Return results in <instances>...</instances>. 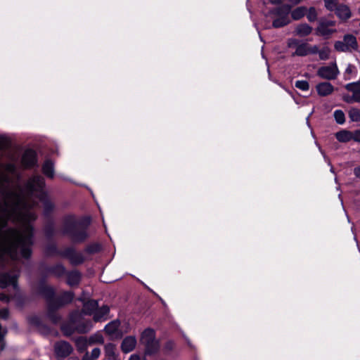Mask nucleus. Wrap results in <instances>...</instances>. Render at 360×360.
<instances>
[{"label":"nucleus","instance_id":"obj_36","mask_svg":"<svg viewBox=\"0 0 360 360\" xmlns=\"http://www.w3.org/2000/svg\"><path fill=\"white\" fill-rule=\"evenodd\" d=\"M51 266L47 265L46 263H41L39 266V273L43 277H46L49 275H51Z\"/></svg>","mask_w":360,"mask_h":360},{"label":"nucleus","instance_id":"obj_3","mask_svg":"<svg viewBox=\"0 0 360 360\" xmlns=\"http://www.w3.org/2000/svg\"><path fill=\"white\" fill-rule=\"evenodd\" d=\"M11 205L8 202L3 205L0 202V228L8 225V221L15 217L20 220H35L37 216L34 213L27 210V202L25 198L19 193L10 192Z\"/></svg>","mask_w":360,"mask_h":360},{"label":"nucleus","instance_id":"obj_51","mask_svg":"<svg viewBox=\"0 0 360 360\" xmlns=\"http://www.w3.org/2000/svg\"><path fill=\"white\" fill-rule=\"evenodd\" d=\"M343 100L345 102L347 103H356L355 101H354V98H353V96L352 95H344L343 96Z\"/></svg>","mask_w":360,"mask_h":360},{"label":"nucleus","instance_id":"obj_56","mask_svg":"<svg viewBox=\"0 0 360 360\" xmlns=\"http://www.w3.org/2000/svg\"><path fill=\"white\" fill-rule=\"evenodd\" d=\"M165 348L169 351L172 350L174 348V342L172 341H168L165 344Z\"/></svg>","mask_w":360,"mask_h":360},{"label":"nucleus","instance_id":"obj_49","mask_svg":"<svg viewBox=\"0 0 360 360\" xmlns=\"http://www.w3.org/2000/svg\"><path fill=\"white\" fill-rule=\"evenodd\" d=\"M330 51L327 48H323L319 51V56L321 60H327L329 58Z\"/></svg>","mask_w":360,"mask_h":360},{"label":"nucleus","instance_id":"obj_17","mask_svg":"<svg viewBox=\"0 0 360 360\" xmlns=\"http://www.w3.org/2000/svg\"><path fill=\"white\" fill-rule=\"evenodd\" d=\"M8 315H9V311L7 308L0 309V318H1L3 319H8ZM6 333H7L6 328H3L1 326V325L0 324V343H1L0 352L4 349L5 342L4 341V338L5 335H6Z\"/></svg>","mask_w":360,"mask_h":360},{"label":"nucleus","instance_id":"obj_26","mask_svg":"<svg viewBox=\"0 0 360 360\" xmlns=\"http://www.w3.org/2000/svg\"><path fill=\"white\" fill-rule=\"evenodd\" d=\"M146 347V354L151 355L157 353L160 349L159 342L156 340L143 344Z\"/></svg>","mask_w":360,"mask_h":360},{"label":"nucleus","instance_id":"obj_41","mask_svg":"<svg viewBox=\"0 0 360 360\" xmlns=\"http://www.w3.org/2000/svg\"><path fill=\"white\" fill-rule=\"evenodd\" d=\"M2 167L8 174H15L17 172L16 165L14 163L0 164V167Z\"/></svg>","mask_w":360,"mask_h":360},{"label":"nucleus","instance_id":"obj_22","mask_svg":"<svg viewBox=\"0 0 360 360\" xmlns=\"http://www.w3.org/2000/svg\"><path fill=\"white\" fill-rule=\"evenodd\" d=\"M335 138L340 142L347 143L353 140V132L343 129L335 134Z\"/></svg>","mask_w":360,"mask_h":360},{"label":"nucleus","instance_id":"obj_58","mask_svg":"<svg viewBox=\"0 0 360 360\" xmlns=\"http://www.w3.org/2000/svg\"><path fill=\"white\" fill-rule=\"evenodd\" d=\"M283 0H269V2L272 4L278 5L282 4Z\"/></svg>","mask_w":360,"mask_h":360},{"label":"nucleus","instance_id":"obj_18","mask_svg":"<svg viewBox=\"0 0 360 360\" xmlns=\"http://www.w3.org/2000/svg\"><path fill=\"white\" fill-rule=\"evenodd\" d=\"M317 93L321 96H326L331 94L334 90L333 86L327 82H321L316 86Z\"/></svg>","mask_w":360,"mask_h":360},{"label":"nucleus","instance_id":"obj_5","mask_svg":"<svg viewBox=\"0 0 360 360\" xmlns=\"http://www.w3.org/2000/svg\"><path fill=\"white\" fill-rule=\"evenodd\" d=\"M44 179L40 175H34L25 184V189L27 195L32 196L35 193H37L39 200L43 203L44 214L49 216L53 210L54 205L49 200L47 194L44 191Z\"/></svg>","mask_w":360,"mask_h":360},{"label":"nucleus","instance_id":"obj_6","mask_svg":"<svg viewBox=\"0 0 360 360\" xmlns=\"http://www.w3.org/2000/svg\"><path fill=\"white\" fill-rule=\"evenodd\" d=\"M92 328L91 321L84 319L82 314L74 311L70 314L68 321L63 323L60 329L63 335L70 337L75 333H86Z\"/></svg>","mask_w":360,"mask_h":360},{"label":"nucleus","instance_id":"obj_46","mask_svg":"<svg viewBox=\"0 0 360 360\" xmlns=\"http://www.w3.org/2000/svg\"><path fill=\"white\" fill-rule=\"evenodd\" d=\"M89 341L90 345H92L94 343H103V338L101 335H91L89 338H87Z\"/></svg>","mask_w":360,"mask_h":360},{"label":"nucleus","instance_id":"obj_4","mask_svg":"<svg viewBox=\"0 0 360 360\" xmlns=\"http://www.w3.org/2000/svg\"><path fill=\"white\" fill-rule=\"evenodd\" d=\"M91 223L89 217L78 218L74 214L63 217L62 233L74 243H82L89 236L88 229Z\"/></svg>","mask_w":360,"mask_h":360},{"label":"nucleus","instance_id":"obj_14","mask_svg":"<svg viewBox=\"0 0 360 360\" xmlns=\"http://www.w3.org/2000/svg\"><path fill=\"white\" fill-rule=\"evenodd\" d=\"M136 345V339L134 336H127L121 344V349L124 353H129L134 350Z\"/></svg>","mask_w":360,"mask_h":360},{"label":"nucleus","instance_id":"obj_35","mask_svg":"<svg viewBox=\"0 0 360 360\" xmlns=\"http://www.w3.org/2000/svg\"><path fill=\"white\" fill-rule=\"evenodd\" d=\"M348 115L352 122H357L360 121V110L356 108H352L348 112Z\"/></svg>","mask_w":360,"mask_h":360},{"label":"nucleus","instance_id":"obj_52","mask_svg":"<svg viewBox=\"0 0 360 360\" xmlns=\"http://www.w3.org/2000/svg\"><path fill=\"white\" fill-rule=\"evenodd\" d=\"M353 140L360 143V129H356L353 131Z\"/></svg>","mask_w":360,"mask_h":360},{"label":"nucleus","instance_id":"obj_47","mask_svg":"<svg viewBox=\"0 0 360 360\" xmlns=\"http://www.w3.org/2000/svg\"><path fill=\"white\" fill-rule=\"evenodd\" d=\"M325 3V7L326 9L330 11H333L335 7L338 6L337 0H323Z\"/></svg>","mask_w":360,"mask_h":360},{"label":"nucleus","instance_id":"obj_2","mask_svg":"<svg viewBox=\"0 0 360 360\" xmlns=\"http://www.w3.org/2000/svg\"><path fill=\"white\" fill-rule=\"evenodd\" d=\"M37 292L41 295L46 302V316L54 324L59 323L61 316L57 311L72 302L74 293L72 291H64L60 295L56 296L53 287L46 285L44 281H41L37 287Z\"/></svg>","mask_w":360,"mask_h":360},{"label":"nucleus","instance_id":"obj_53","mask_svg":"<svg viewBox=\"0 0 360 360\" xmlns=\"http://www.w3.org/2000/svg\"><path fill=\"white\" fill-rule=\"evenodd\" d=\"M101 354V350L99 348L96 347L91 351V358L93 359H97L98 358L99 355Z\"/></svg>","mask_w":360,"mask_h":360},{"label":"nucleus","instance_id":"obj_29","mask_svg":"<svg viewBox=\"0 0 360 360\" xmlns=\"http://www.w3.org/2000/svg\"><path fill=\"white\" fill-rule=\"evenodd\" d=\"M335 32L336 30L335 29H330L321 22H319L316 28L317 34L323 37H328Z\"/></svg>","mask_w":360,"mask_h":360},{"label":"nucleus","instance_id":"obj_21","mask_svg":"<svg viewBox=\"0 0 360 360\" xmlns=\"http://www.w3.org/2000/svg\"><path fill=\"white\" fill-rule=\"evenodd\" d=\"M312 32V27L307 23L298 25L295 30V34L300 37H306Z\"/></svg>","mask_w":360,"mask_h":360},{"label":"nucleus","instance_id":"obj_28","mask_svg":"<svg viewBox=\"0 0 360 360\" xmlns=\"http://www.w3.org/2000/svg\"><path fill=\"white\" fill-rule=\"evenodd\" d=\"M307 11V8L305 6H299L292 11H290V15L292 20H299L302 18Z\"/></svg>","mask_w":360,"mask_h":360},{"label":"nucleus","instance_id":"obj_32","mask_svg":"<svg viewBox=\"0 0 360 360\" xmlns=\"http://www.w3.org/2000/svg\"><path fill=\"white\" fill-rule=\"evenodd\" d=\"M51 275H53L56 277H60L65 274V268L61 264H57L56 265L51 266Z\"/></svg>","mask_w":360,"mask_h":360},{"label":"nucleus","instance_id":"obj_30","mask_svg":"<svg viewBox=\"0 0 360 360\" xmlns=\"http://www.w3.org/2000/svg\"><path fill=\"white\" fill-rule=\"evenodd\" d=\"M119 326L120 322L118 321H112L105 326L104 330L108 335L113 336L118 332Z\"/></svg>","mask_w":360,"mask_h":360},{"label":"nucleus","instance_id":"obj_27","mask_svg":"<svg viewBox=\"0 0 360 360\" xmlns=\"http://www.w3.org/2000/svg\"><path fill=\"white\" fill-rule=\"evenodd\" d=\"M43 173L49 178L54 176V165L51 160H46L42 165Z\"/></svg>","mask_w":360,"mask_h":360},{"label":"nucleus","instance_id":"obj_7","mask_svg":"<svg viewBox=\"0 0 360 360\" xmlns=\"http://www.w3.org/2000/svg\"><path fill=\"white\" fill-rule=\"evenodd\" d=\"M292 6L289 4H281L269 10L268 16L273 19L274 28L283 27L290 23V18Z\"/></svg>","mask_w":360,"mask_h":360},{"label":"nucleus","instance_id":"obj_20","mask_svg":"<svg viewBox=\"0 0 360 360\" xmlns=\"http://www.w3.org/2000/svg\"><path fill=\"white\" fill-rule=\"evenodd\" d=\"M81 281V274L77 271L67 273V283L70 286L77 285Z\"/></svg>","mask_w":360,"mask_h":360},{"label":"nucleus","instance_id":"obj_8","mask_svg":"<svg viewBox=\"0 0 360 360\" xmlns=\"http://www.w3.org/2000/svg\"><path fill=\"white\" fill-rule=\"evenodd\" d=\"M18 269H15L11 272H5L0 274V288H4L8 285H12L13 289L16 290L18 288Z\"/></svg>","mask_w":360,"mask_h":360},{"label":"nucleus","instance_id":"obj_33","mask_svg":"<svg viewBox=\"0 0 360 360\" xmlns=\"http://www.w3.org/2000/svg\"><path fill=\"white\" fill-rule=\"evenodd\" d=\"M309 53L308 45L306 43L300 44L296 47V50L293 56H305Z\"/></svg>","mask_w":360,"mask_h":360},{"label":"nucleus","instance_id":"obj_19","mask_svg":"<svg viewBox=\"0 0 360 360\" xmlns=\"http://www.w3.org/2000/svg\"><path fill=\"white\" fill-rule=\"evenodd\" d=\"M98 303L96 300H91L84 303L82 312L86 315H91L95 314Z\"/></svg>","mask_w":360,"mask_h":360},{"label":"nucleus","instance_id":"obj_62","mask_svg":"<svg viewBox=\"0 0 360 360\" xmlns=\"http://www.w3.org/2000/svg\"><path fill=\"white\" fill-rule=\"evenodd\" d=\"M359 13L360 14V8H359Z\"/></svg>","mask_w":360,"mask_h":360},{"label":"nucleus","instance_id":"obj_43","mask_svg":"<svg viewBox=\"0 0 360 360\" xmlns=\"http://www.w3.org/2000/svg\"><path fill=\"white\" fill-rule=\"evenodd\" d=\"M101 250V246L98 243H92L87 245L84 251L89 254H94Z\"/></svg>","mask_w":360,"mask_h":360},{"label":"nucleus","instance_id":"obj_34","mask_svg":"<svg viewBox=\"0 0 360 360\" xmlns=\"http://www.w3.org/2000/svg\"><path fill=\"white\" fill-rule=\"evenodd\" d=\"M115 345L112 343H108L105 346V353L109 359H113L115 358Z\"/></svg>","mask_w":360,"mask_h":360},{"label":"nucleus","instance_id":"obj_11","mask_svg":"<svg viewBox=\"0 0 360 360\" xmlns=\"http://www.w3.org/2000/svg\"><path fill=\"white\" fill-rule=\"evenodd\" d=\"M73 351L72 345L67 341L60 340L54 344V352L58 358H65Z\"/></svg>","mask_w":360,"mask_h":360},{"label":"nucleus","instance_id":"obj_60","mask_svg":"<svg viewBox=\"0 0 360 360\" xmlns=\"http://www.w3.org/2000/svg\"><path fill=\"white\" fill-rule=\"evenodd\" d=\"M309 52L312 53H319V50H318V47L316 46H314L311 51H309Z\"/></svg>","mask_w":360,"mask_h":360},{"label":"nucleus","instance_id":"obj_31","mask_svg":"<svg viewBox=\"0 0 360 360\" xmlns=\"http://www.w3.org/2000/svg\"><path fill=\"white\" fill-rule=\"evenodd\" d=\"M155 340V333L152 328H146L141 334V341L143 344Z\"/></svg>","mask_w":360,"mask_h":360},{"label":"nucleus","instance_id":"obj_40","mask_svg":"<svg viewBox=\"0 0 360 360\" xmlns=\"http://www.w3.org/2000/svg\"><path fill=\"white\" fill-rule=\"evenodd\" d=\"M30 321L31 323L38 326L39 328H44L47 332L49 331V328L43 324L40 317L34 316L30 318Z\"/></svg>","mask_w":360,"mask_h":360},{"label":"nucleus","instance_id":"obj_61","mask_svg":"<svg viewBox=\"0 0 360 360\" xmlns=\"http://www.w3.org/2000/svg\"><path fill=\"white\" fill-rule=\"evenodd\" d=\"M129 360H140V358L138 355H131Z\"/></svg>","mask_w":360,"mask_h":360},{"label":"nucleus","instance_id":"obj_45","mask_svg":"<svg viewBox=\"0 0 360 360\" xmlns=\"http://www.w3.org/2000/svg\"><path fill=\"white\" fill-rule=\"evenodd\" d=\"M295 86L302 91H307L309 89V84L307 81L297 80L295 83Z\"/></svg>","mask_w":360,"mask_h":360},{"label":"nucleus","instance_id":"obj_23","mask_svg":"<svg viewBox=\"0 0 360 360\" xmlns=\"http://www.w3.org/2000/svg\"><path fill=\"white\" fill-rule=\"evenodd\" d=\"M75 343L78 352L80 353L86 352V356H87L88 352L86 350L88 347L90 346L88 339L85 337H79L76 340Z\"/></svg>","mask_w":360,"mask_h":360},{"label":"nucleus","instance_id":"obj_50","mask_svg":"<svg viewBox=\"0 0 360 360\" xmlns=\"http://www.w3.org/2000/svg\"><path fill=\"white\" fill-rule=\"evenodd\" d=\"M321 22L323 23L326 27H334L335 25V21L334 20H321Z\"/></svg>","mask_w":360,"mask_h":360},{"label":"nucleus","instance_id":"obj_48","mask_svg":"<svg viewBox=\"0 0 360 360\" xmlns=\"http://www.w3.org/2000/svg\"><path fill=\"white\" fill-rule=\"evenodd\" d=\"M10 142L7 137L0 135V150H5L9 146Z\"/></svg>","mask_w":360,"mask_h":360},{"label":"nucleus","instance_id":"obj_59","mask_svg":"<svg viewBox=\"0 0 360 360\" xmlns=\"http://www.w3.org/2000/svg\"><path fill=\"white\" fill-rule=\"evenodd\" d=\"M354 68V67L353 65H349L346 69V72L349 74L352 73Z\"/></svg>","mask_w":360,"mask_h":360},{"label":"nucleus","instance_id":"obj_15","mask_svg":"<svg viewBox=\"0 0 360 360\" xmlns=\"http://www.w3.org/2000/svg\"><path fill=\"white\" fill-rule=\"evenodd\" d=\"M336 15L342 20H347L352 15L349 8L345 4L338 5L334 10Z\"/></svg>","mask_w":360,"mask_h":360},{"label":"nucleus","instance_id":"obj_42","mask_svg":"<svg viewBox=\"0 0 360 360\" xmlns=\"http://www.w3.org/2000/svg\"><path fill=\"white\" fill-rule=\"evenodd\" d=\"M61 252L62 251L58 250V248L55 244H49L46 248V253L47 255H58L60 256Z\"/></svg>","mask_w":360,"mask_h":360},{"label":"nucleus","instance_id":"obj_54","mask_svg":"<svg viewBox=\"0 0 360 360\" xmlns=\"http://www.w3.org/2000/svg\"><path fill=\"white\" fill-rule=\"evenodd\" d=\"M10 296L6 294L1 292L0 293V300L4 302H8L10 301Z\"/></svg>","mask_w":360,"mask_h":360},{"label":"nucleus","instance_id":"obj_9","mask_svg":"<svg viewBox=\"0 0 360 360\" xmlns=\"http://www.w3.org/2000/svg\"><path fill=\"white\" fill-rule=\"evenodd\" d=\"M339 75V70L335 63L330 65L321 66L317 70V75L324 79L333 80Z\"/></svg>","mask_w":360,"mask_h":360},{"label":"nucleus","instance_id":"obj_55","mask_svg":"<svg viewBox=\"0 0 360 360\" xmlns=\"http://www.w3.org/2000/svg\"><path fill=\"white\" fill-rule=\"evenodd\" d=\"M300 44L299 43V41L296 39H290V42H289V46L292 47V46H295L297 47V45H300Z\"/></svg>","mask_w":360,"mask_h":360},{"label":"nucleus","instance_id":"obj_57","mask_svg":"<svg viewBox=\"0 0 360 360\" xmlns=\"http://www.w3.org/2000/svg\"><path fill=\"white\" fill-rule=\"evenodd\" d=\"M354 174L357 178H360V166L354 169Z\"/></svg>","mask_w":360,"mask_h":360},{"label":"nucleus","instance_id":"obj_10","mask_svg":"<svg viewBox=\"0 0 360 360\" xmlns=\"http://www.w3.org/2000/svg\"><path fill=\"white\" fill-rule=\"evenodd\" d=\"M60 256L69 259L72 265H79L85 261V257L81 252H77L72 247H68L60 252Z\"/></svg>","mask_w":360,"mask_h":360},{"label":"nucleus","instance_id":"obj_44","mask_svg":"<svg viewBox=\"0 0 360 360\" xmlns=\"http://www.w3.org/2000/svg\"><path fill=\"white\" fill-rule=\"evenodd\" d=\"M334 47L336 51L341 52L349 51L344 41H338L335 43Z\"/></svg>","mask_w":360,"mask_h":360},{"label":"nucleus","instance_id":"obj_25","mask_svg":"<svg viewBox=\"0 0 360 360\" xmlns=\"http://www.w3.org/2000/svg\"><path fill=\"white\" fill-rule=\"evenodd\" d=\"M110 308L108 305H103L101 307H97L94 315V320L96 322L101 321L105 316L108 314Z\"/></svg>","mask_w":360,"mask_h":360},{"label":"nucleus","instance_id":"obj_38","mask_svg":"<svg viewBox=\"0 0 360 360\" xmlns=\"http://www.w3.org/2000/svg\"><path fill=\"white\" fill-rule=\"evenodd\" d=\"M307 20L312 22L317 20L318 13L316 9L314 7H310L307 9L306 15Z\"/></svg>","mask_w":360,"mask_h":360},{"label":"nucleus","instance_id":"obj_13","mask_svg":"<svg viewBox=\"0 0 360 360\" xmlns=\"http://www.w3.org/2000/svg\"><path fill=\"white\" fill-rule=\"evenodd\" d=\"M11 179L8 174L0 172V193L6 194V200L2 202H0L4 205L6 202H8L9 206L11 205V200L8 195V193L11 191L6 192L7 185L10 183Z\"/></svg>","mask_w":360,"mask_h":360},{"label":"nucleus","instance_id":"obj_24","mask_svg":"<svg viewBox=\"0 0 360 360\" xmlns=\"http://www.w3.org/2000/svg\"><path fill=\"white\" fill-rule=\"evenodd\" d=\"M343 41H345L347 46L349 48V51L357 49L358 43L356 41V38L353 34H345L343 37Z\"/></svg>","mask_w":360,"mask_h":360},{"label":"nucleus","instance_id":"obj_16","mask_svg":"<svg viewBox=\"0 0 360 360\" xmlns=\"http://www.w3.org/2000/svg\"><path fill=\"white\" fill-rule=\"evenodd\" d=\"M345 88L352 93L356 103H360V81L348 83Z\"/></svg>","mask_w":360,"mask_h":360},{"label":"nucleus","instance_id":"obj_12","mask_svg":"<svg viewBox=\"0 0 360 360\" xmlns=\"http://www.w3.org/2000/svg\"><path fill=\"white\" fill-rule=\"evenodd\" d=\"M22 164L26 168H31L37 165V157L36 152L32 149L26 150L22 156Z\"/></svg>","mask_w":360,"mask_h":360},{"label":"nucleus","instance_id":"obj_39","mask_svg":"<svg viewBox=\"0 0 360 360\" xmlns=\"http://www.w3.org/2000/svg\"><path fill=\"white\" fill-rule=\"evenodd\" d=\"M333 115H334V118L338 124H342L345 123V115L342 110H335Z\"/></svg>","mask_w":360,"mask_h":360},{"label":"nucleus","instance_id":"obj_37","mask_svg":"<svg viewBox=\"0 0 360 360\" xmlns=\"http://www.w3.org/2000/svg\"><path fill=\"white\" fill-rule=\"evenodd\" d=\"M44 233L48 239H51L55 234V227L53 223L51 222L44 227Z\"/></svg>","mask_w":360,"mask_h":360},{"label":"nucleus","instance_id":"obj_1","mask_svg":"<svg viewBox=\"0 0 360 360\" xmlns=\"http://www.w3.org/2000/svg\"><path fill=\"white\" fill-rule=\"evenodd\" d=\"M10 220L22 224V229L0 228V266L5 265V257H9L12 260L18 259L19 255L25 259L31 257L33 245L34 228L31 222L34 220H20L12 217Z\"/></svg>","mask_w":360,"mask_h":360}]
</instances>
